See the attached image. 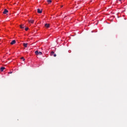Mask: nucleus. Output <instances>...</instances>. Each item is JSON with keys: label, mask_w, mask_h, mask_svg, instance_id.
Wrapping results in <instances>:
<instances>
[{"label": "nucleus", "mask_w": 127, "mask_h": 127, "mask_svg": "<svg viewBox=\"0 0 127 127\" xmlns=\"http://www.w3.org/2000/svg\"><path fill=\"white\" fill-rule=\"evenodd\" d=\"M36 55H42L43 53L41 52H39L38 51H35Z\"/></svg>", "instance_id": "1"}, {"label": "nucleus", "mask_w": 127, "mask_h": 127, "mask_svg": "<svg viewBox=\"0 0 127 127\" xmlns=\"http://www.w3.org/2000/svg\"><path fill=\"white\" fill-rule=\"evenodd\" d=\"M8 10H7L6 9H4L3 12V14H6L8 13Z\"/></svg>", "instance_id": "2"}, {"label": "nucleus", "mask_w": 127, "mask_h": 127, "mask_svg": "<svg viewBox=\"0 0 127 127\" xmlns=\"http://www.w3.org/2000/svg\"><path fill=\"white\" fill-rule=\"evenodd\" d=\"M15 43H16V41L15 40H14L11 42L10 44L11 45H13L15 44Z\"/></svg>", "instance_id": "3"}, {"label": "nucleus", "mask_w": 127, "mask_h": 127, "mask_svg": "<svg viewBox=\"0 0 127 127\" xmlns=\"http://www.w3.org/2000/svg\"><path fill=\"white\" fill-rule=\"evenodd\" d=\"M5 69V67H1L0 68V71L1 72H3V71H4V70Z\"/></svg>", "instance_id": "4"}, {"label": "nucleus", "mask_w": 127, "mask_h": 127, "mask_svg": "<svg viewBox=\"0 0 127 127\" xmlns=\"http://www.w3.org/2000/svg\"><path fill=\"white\" fill-rule=\"evenodd\" d=\"M37 10H38V13L39 14H41L42 13V10H40L39 8H38Z\"/></svg>", "instance_id": "5"}, {"label": "nucleus", "mask_w": 127, "mask_h": 127, "mask_svg": "<svg viewBox=\"0 0 127 127\" xmlns=\"http://www.w3.org/2000/svg\"><path fill=\"white\" fill-rule=\"evenodd\" d=\"M45 27L47 28L50 27V24H45Z\"/></svg>", "instance_id": "6"}, {"label": "nucleus", "mask_w": 127, "mask_h": 127, "mask_svg": "<svg viewBox=\"0 0 127 127\" xmlns=\"http://www.w3.org/2000/svg\"><path fill=\"white\" fill-rule=\"evenodd\" d=\"M27 45H28L27 43H24L23 44V46H24L25 48H27Z\"/></svg>", "instance_id": "7"}, {"label": "nucleus", "mask_w": 127, "mask_h": 127, "mask_svg": "<svg viewBox=\"0 0 127 127\" xmlns=\"http://www.w3.org/2000/svg\"><path fill=\"white\" fill-rule=\"evenodd\" d=\"M28 22L31 23H33L34 22V20H28Z\"/></svg>", "instance_id": "8"}, {"label": "nucleus", "mask_w": 127, "mask_h": 127, "mask_svg": "<svg viewBox=\"0 0 127 127\" xmlns=\"http://www.w3.org/2000/svg\"><path fill=\"white\" fill-rule=\"evenodd\" d=\"M20 27L21 29H24L25 27V26H24V25H20Z\"/></svg>", "instance_id": "9"}, {"label": "nucleus", "mask_w": 127, "mask_h": 127, "mask_svg": "<svg viewBox=\"0 0 127 127\" xmlns=\"http://www.w3.org/2000/svg\"><path fill=\"white\" fill-rule=\"evenodd\" d=\"M47 2L49 3V4H50V3L52 2V0H47Z\"/></svg>", "instance_id": "10"}, {"label": "nucleus", "mask_w": 127, "mask_h": 127, "mask_svg": "<svg viewBox=\"0 0 127 127\" xmlns=\"http://www.w3.org/2000/svg\"><path fill=\"white\" fill-rule=\"evenodd\" d=\"M54 55V51H52V52H51V56H53Z\"/></svg>", "instance_id": "11"}, {"label": "nucleus", "mask_w": 127, "mask_h": 127, "mask_svg": "<svg viewBox=\"0 0 127 127\" xmlns=\"http://www.w3.org/2000/svg\"><path fill=\"white\" fill-rule=\"evenodd\" d=\"M29 30V28H25V30L26 31H27V30Z\"/></svg>", "instance_id": "12"}, {"label": "nucleus", "mask_w": 127, "mask_h": 127, "mask_svg": "<svg viewBox=\"0 0 127 127\" xmlns=\"http://www.w3.org/2000/svg\"><path fill=\"white\" fill-rule=\"evenodd\" d=\"M21 59L22 60H23V61H25V59H24V58L23 57H22Z\"/></svg>", "instance_id": "13"}, {"label": "nucleus", "mask_w": 127, "mask_h": 127, "mask_svg": "<svg viewBox=\"0 0 127 127\" xmlns=\"http://www.w3.org/2000/svg\"><path fill=\"white\" fill-rule=\"evenodd\" d=\"M57 57V55L56 54H54V57Z\"/></svg>", "instance_id": "14"}, {"label": "nucleus", "mask_w": 127, "mask_h": 127, "mask_svg": "<svg viewBox=\"0 0 127 127\" xmlns=\"http://www.w3.org/2000/svg\"><path fill=\"white\" fill-rule=\"evenodd\" d=\"M11 73H12V71L8 72V74H11Z\"/></svg>", "instance_id": "15"}, {"label": "nucleus", "mask_w": 127, "mask_h": 127, "mask_svg": "<svg viewBox=\"0 0 127 127\" xmlns=\"http://www.w3.org/2000/svg\"><path fill=\"white\" fill-rule=\"evenodd\" d=\"M91 0V2H92L93 1V0Z\"/></svg>", "instance_id": "16"}, {"label": "nucleus", "mask_w": 127, "mask_h": 127, "mask_svg": "<svg viewBox=\"0 0 127 127\" xmlns=\"http://www.w3.org/2000/svg\"><path fill=\"white\" fill-rule=\"evenodd\" d=\"M63 7V6H61V7Z\"/></svg>", "instance_id": "17"}, {"label": "nucleus", "mask_w": 127, "mask_h": 127, "mask_svg": "<svg viewBox=\"0 0 127 127\" xmlns=\"http://www.w3.org/2000/svg\"><path fill=\"white\" fill-rule=\"evenodd\" d=\"M119 1H121L122 0H119Z\"/></svg>", "instance_id": "18"}]
</instances>
